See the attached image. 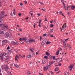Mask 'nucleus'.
<instances>
[{"label": "nucleus", "instance_id": "5", "mask_svg": "<svg viewBox=\"0 0 75 75\" xmlns=\"http://www.w3.org/2000/svg\"><path fill=\"white\" fill-rule=\"evenodd\" d=\"M47 41V39H45L43 40L42 41V43L41 44V45L42 46L44 44H45V43H46V41Z\"/></svg>", "mask_w": 75, "mask_h": 75}, {"label": "nucleus", "instance_id": "6", "mask_svg": "<svg viewBox=\"0 0 75 75\" xmlns=\"http://www.w3.org/2000/svg\"><path fill=\"white\" fill-rule=\"evenodd\" d=\"M2 27H4L5 28V29H7H7H8V26L6 24H3V25L2 26Z\"/></svg>", "mask_w": 75, "mask_h": 75}, {"label": "nucleus", "instance_id": "16", "mask_svg": "<svg viewBox=\"0 0 75 75\" xmlns=\"http://www.w3.org/2000/svg\"><path fill=\"white\" fill-rule=\"evenodd\" d=\"M75 8V6H72L71 7V10H74Z\"/></svg>", "mask_w": 75, "mask_h": 75}, {"label": "nucleus", "instance_id": "23", "mask_svg": "<svg viewBox=\"0 0 75 75\" xmlns=\"http://www.w3.org/2000/svg\"><path fill=\"white\" fill-rule=\"evenodd\" d=\"M59 70V68H58V67H56L54 71H58Z\"/></svg>", "mask_w": 75, "mask_h": 75}, {"label": "nucleus", "instance_id": "42", "mask_svg": "<svg viewBox=\"0 0 75 75\" xmlns=\"http://www.w3.org/2000/svg\"><path fill=\"white\" fill-rule=\"evenodd\" d=\"M52 57H53V60H55V57L54 56H53Z\"/></svg>", "mask_w": 75, "mask_h": 75}, {"label": "nucleus", "instance_id": "20", "mask_svg": "<svg viewBox=\"0 0 75 75\" xmlns=\"http://www.w3.org/2000/svg\"><path fill=\"white\" fill-rule=\"evenodd\" d=\"M54 62H55V61H54V62L53 61H52L51 62H50V65H52V64H54Z\"/></svg>", "mask_w": 75, "mask_h": 75}, {"label": "nucleus", "instance_id": "22", "mask_svg": "<svg viewBox=\"0 0 75 75\" xmlns=\"http://www.w3.org/2000/svg\"><path fill=\"white\" fill-rule=\"evenodd\" d=\"M63 44H64V47H66V43L64 42V41H63Z\"/></svg>", "mask_w": 75, "mask_h": 75}, {"label": "nucleus", "instance_id": "63", "mask_svg": "<svg viewBox=\"0 0 75 75\" xmlns=\"http://www.w3.org/2000/svg\"><path fill=\"white\" fill-rule=\"evenodd\" d=\"M1 6V2H0V7Z\"/></svg>", "mask_w": 75, "mask_h": 75}, {"label": "nucleus", "instance_id": "36", "mask_svg": "<svg viewBox=\"0 0 75 75\" xmlns=\"http://www.w3.org/2000/svg\"><path fill=\"white\" fill-rule=\"evenodd\" d=\"M26 39V38H22L23 40H24L25 41Z\"/></svg>", "mask_w": 75, "mask_h": 75}, {"label": "nucleus", "instance_id": "28", "mask_svg": "<svg viewBox=\"0 0 75 75\" xmlns=\"http://www.w3.org/2000/svg\"><path fill=\"white\" fill-rule=\"evenodd\" d=\"M46 55H47L48 56H49L50 55V54L48 53V52H46Z\"/></svg>", "mask_w": 75, "mask_h": 75}, {"label": "nucleus", "instance_id": "57", "mask_svg": "<svg viewBox=\"0 0 75 75\" xmlns=\"http://www.w3.org/2000/svg\"><path fill=\"white\" fill-rule=\"evenodd\" d=\"M37 15H38L39 16H41V14H40L39 13H38Z\"/></svg>", "mask_w": 75, "mask_h": 75}, {"label": "nucleus", "instance_id": "60", "mask_svg": "<svg viewBox=\"0 0 75 75\" xmlns=\"http://www.w3.org/2000/svg\"><path fill=\"white\" fill-rule=\"evenodd\" d=\"M17 27H18V28H20V26H19V25H17Z\"/></svg>", "mask_w": 75, "mask_h": 75}, {"label": "nucleus", "instance_id": "17", "mask_svg": "<svg viewBox=\"0 0 75 75\" xmlns=\"http://www.w3.org/2000/svg\"><path fill=\"white\" fill-rule=\"evenodd\" d=\"M0 34H4V32L1 30H0Z\"/></svg>", "mask_w": 75, "mask_h": 75}, {"label": "nucleus", "instance_id": "43", "mask_svg": "<svg viewBox=\"0 0 75 75\" xmlns=\"http://www.w3.org/2000/svg\"><path fill=\"white\" fill-rule=\"evenodd\" d=\"M50 44V42L48 41H47V42H46V44L47 45H48Z\"/></svg>", "mask_w": 75, "mask_h": 75}, {"label": "nucleus", "instance_id": "38", "mask_svg": "<svg viewBox=\"0 0 75 75\" xmlns=\"http://www.w3.org/2000/svg\"><path fill=\"white\" fill-rule=\"evenodd\" d=\"M69 74V73H68V72L66 73H65L64 74L65 75H68Z\"/></svg>", "mask_w": 75, "mask_h": 75}, {"label": "nucleus", "instance_id": "9", "mask_svg": "<svg viewBox=\"0 0 75 75\" xmlns=\"http://www.w3.org/2000/svg\"><path fill=\"white\" fill-rule=\"evenodd\" d=\"M61 0L62 2V3L63 4V7H64L65 9L66 10H67L66 8V7L65 6V4L64 3V2L62 1V0Z\"/></svg>", "mask_w": 75, "mask_h": 75}, {"label": "nucleus", "instance_id": "44", "mask_svg": "<svg viewBox=\"0 0 75 75\" xmlns=\"http://www.w3.org/2000/svg\"><path fill=\"white\" fill-rule=\"evenodd\" d=\"M3 24H0V27H3Z\"/></svg>", "mask_w": 75, "mask_h": 75}, {"label": "nucleus", "instance_id": "41", "mask_svg": "<svg viewBox=\"0 0 75 75\" xmlns=\"http://www.w3.org/2000/svg\"><path fill=\"white\" fill-rule=\"evenodd\" d=\"M68 47L69 48H71V45H69V46Z\"/></svg>", "mask_w": 75, "mask_h": 75}, {"label": "nucleus", "instance_id": "40", "mask_svg": "<svg viewBox=\"0 0 75 75\" xmlns=\"http://www.w3.org/2000/svg\"><path fill=\"white\" fill-rule=\"evenodd\" d=\"M46 69H47V68H46V67H45L44 69V71H46Z\"/></svg>", "mask_w": 75, "mask_h": 75}, {"label": "nucleus", "instance_id": "64", "mask_svg": "<svg viewBox=\"0 0 75 75\" xmlns=\"http://www.w3.org/2000/svg\"><path fill=\"white\" fill-rule=\"evenodd\" d=\"M39 75H43V74H41V73H39Z\"/></svg>", "mask_w": 75, "mask_h": 75}, {"label": "nucleus", "instance_id": "34", "mask_svg": "<svg viewBox=\"0 0 75 75\" xmlns=\"http://www.w3.org/2000/svg\"><path fill=\"white\" fill-rule=\"evenodd\" d=\"M3 21V19L1 18H0V23H1Z\"/></svg>", "mask_w": 75, "mask_h": 75}, {"label": "nucleus", "instance_id": "29", "mask_svg": "<svg viewBox=\"0 0 75 75\" xmlns=\"http://www.w3.org/2000/svg\"><path fill=\"white\" fill-rule=\"evenodd\" d=\"M5 62H7L8 61V58H6V59L5 60Z\"/></svg>", "mask_w": 75, "mask_h": 75}, {"label": "nucleus", "instance_id": "27", "mask_svg": "<svg viewBox=\"0 0 75 75\" xmlns=\"http://www.w3.org/2000/svg\"><path fill=\"white\" fill-rule=\"evenodd\" d=\"M62 27V28L61 31H62V30H64V28H65V27H64V25Z\"/></svg>", "mask_w": 75, "mask_h": 75}, {"label": "nucleus", "instance_id": "48", "mask_svg": "<svg viewBox=\"0 0 75 75\" xmlns=\"http://www.w3.org/2000/svg\"><path fill=\"white\" fill-rule=\"evenodd\" d=\"M41 39H42V38L41 37V36H40V41H41Z\"/></svg>", "mask_w": 75, "mask_h": 75}, {"label": "nucleus", "instance_id": "24", "mask_svg": "<svg viewBox=\"0 0 75 75\" xmlns=\"http://www.w3.org/2000/svg\"><path fill=\"white\" fill-rule=\"evenodd\" d=\"M29 51H31L32 52H34V49H29Z\"/></svg>", "mask_w": 75, "mask_h": 75}, {"label": "nucleus", "instance_id": "55", "mask_svg": "<svg viewBox=\"0 0 75 75\" xmlns=\"http://www.w3.org/2000/svg\"><path fill=\"white\" fill-rule=\"evenodd\" d=\"M41 10H43V11H45V10L44 9H43V8L41 9Z\"/></svg>", "mask_w": 75, "mask_h": 75}, {"label": "nucleus", "instance_id": "54", "mask_svg": "<svg viewBox=\"0 0 75 75\" xmlns=\"http://www.w3.org/2000/svg\"><path fill=\"white\" fill-rule=\"evenodd\" d=\"M23 2H24L25 3V4H27V2L25 1H23Z\"/></svg>", "mask_w": 75, "mask_h": 75}, {"label": "nucleus", "instance_id": "12", "mask_svg": "<svg viewBox=\"0 0 75 75\" xmlns=\"http://www.w3.org/2000/svg\"><path fill=\"white\" fill-rule=\"evenodd\" d=\"M50 32L51 34V33H53V32H54V29H50Z\"/></svg>", "mask_w": 75, "mask_h": 75}, {"label": "nucleus", "instance_id": "14", "mask_svg": "<svg viewBox=\"0 0 75 75\" xmlns=\"http://www.w3.org/2000/svg\"><path fill=\"white\" fill-rule=\"evenodd\" d=\"M29 42H35V41L33 40H30L29 41Z\"/></svg>", "mask_w": 75, "mask_h": 75}, {"label": "nucleus", "instance_id": "37", "mask_svg": "<svg viewBox=\"0 0 75 75\" xmlns=\"http://www.w3.org/2000/svg\"><path fill=\"white\" fill-rule=\"evenodd\" d=\"M30 74H31V72H30V71H28V72H27V74L28 75H29Z\"/></svg>", "mask_w": 75, "mask_h": 75}, {"label": "nucleus", "instance_id": "2", "mask_svg": "<svg viewBox=\"0 0 75 75\" xmlns=\"http://www.w3.org/2000/svg\"><path fill=\"white\" fill-rule=\"evenodd\" d=\"M7 43V40H5L2 41V45H6Z\"/></svg>", "mask_w": 75, "mask_h": 75}, {"label": "nucleus", "instance_id": "62", "mask_svg": "<svg viewBox=\"0 0 75 75\" xmlns=\"http://www.w3.org/2000/svg\"><path fill=\"white\" fill-rule=\"evenodd\" d=\"M20 5H21V6H23V3H20Z\"/></svg>", "mask_w": 75, "mask_h": 75}, {"label": "nucleus", "instance_id": "56", "mask_svg": "<svg viewBox=\"0 0 75 75\" xmlns=\"http://www.w3.org/2000/svg\"><path fill=\"white\" fill-rule=\"evenodd\" d=\"M61 66V63H59V64L58 65V66Z\"/></svg>", "mask_w": 75, "mask_h": 75}, {"label": "nucleus", "instance_id": "52", "mask_svg": "<svg viewBox=\"0 0 75 75\" xmlns=\"http://www.w3.org/2000/svg\"><path fill=\"white\" fill-rule=\"evenodd\" d=\"M21 44H24V42H21Z\"/></svg>", "mask_w": 75, "mask_h": 75}, {"label": "nucleus", "instance_id": "26", "mask_svg": "<svg viewBox=\"0 0 75 75\" xmlns=\"http://www.w3.org/2000/svg\"><path fill=\"white\" fill-rule=\"evenodd\" d=\"M5 57H8V54L7 53H5Z\"/></svg>", "mask_w": 75, "mask_h": 75}, {"label": "nucleus", "instance_id": "32", "mask_svg": "<svg viewBox=\"0 0 75 75\" xmlns=\"http://www.w3.org/2000/svg\"><path fill=\"white\" fill-rule=\"evenodd\" d=\"M50 27H54V25L53 24H51Z\"/></svg>", "mask_w": 75, "mask_h": 75}, {"label": "nucleus", "instance_id": "13", "mask_svg": "<svg viewBox=\"0 0 75 75\" xmlns=\"http://www.w3.org/2000/svg\"><path fill=\"white\" fill-rule=\"evenodd\" d=\"M42 64H45V63H46V61H45V60L44 59H43V60L42 61Z\"/></svg>", "mask_w": 75, "mask_h": 75}, {"label": "nucleus", "instance_id": "58", "mask_svg": "<svg viewBox=\"0 0 75 75\" xmlns=\"http://www.w3.org/2000/svg\"><path fill=\"white\" fill-rule=\"evenodd\" d=\"M50 73H51V74H52V75H53V72H52V71H50Z\"/></svg>", "mask_w": 75, "mask_h": 75}, {"label": "nucleus", "instance_id": "30", "mask_svg": "<svg viewBox=\"0 0 75 75\" xmlns=\"http://www.w3.org/2000/svg\"><path fill=\"white\" fill-rule=\"evenodd\" d=\"M25 42H26V43H27V42H29V41H28V40H27L26 39L25 40Z\"/></svg>", "mask_w": 75, "mask_h": 75}, {"label": "nucleus", "instance_id": "50", "mask_svg": "<svg viewBox=\"0 0 75 75\" xmlns=\"http://www.w3.org/2000/svg\"><path fill=\"white\" fill-rule=\"evenodd\" d=\"M50 37H54V35H51V34Z\"/></svg>", "mask_w": 75, "mask_h": 75}, {"label": "nucleus", "instance_id": "10", "mask_svg": "<svg viewBox=\"0 0 75 75\" xmlns=\"http://www.w3.org/2000/svg\"><path fill=\"white\" fill-rule=\"evenodd\" d=\"M4 57V55L3 54H0V58H1V60H2V61H3V60Z\"/></svg>", "mask_w": 75, "mask_h": 75}, {"label": "nucleus", "instance_id": "3", "mask_svg": "<svg viewBox=\"0 0 75 75\" xmlns=\"http://www.w3.org/2000/svg\"><path fill=\"white\" fill-rule=\"evenodd\" d=\"M4 12L2 11L1 12V14H0V18H4Z\"/></svg>", "mask_w": 75, "mask_h": 75}, {"label": "nucleus", "instance_id": "19", "mask_svg": "<svg viewBox=\"0 0 75 75\" xmlns=\"http://www.w3.org/2000/svg\"><path fill=\"white\" fill-rule=\"evenodd\" d=\"M59 50H58L56 52V55H58L59 54Z\"/></svg>", "mask_w": 75, "mask_h": 75}, {"label": "nucleus", "instance_id": "15", "mask_svg": "<svg viewBox=\"0 0 75 75\" xmlns=\"http://www.w3.org/2000/svg\"><path fill=\"white\" fill-rule=\"evenodd\" d=\"M73 67H74V65H71L69 67V68H70V69H72V68H73Z\"/></svg>", "mask_w": 75, "mask_h": 75}, {"label": "nucleus", "instance_id": "1", "mask_svg": "<svg viewBox=\"0 0 75 75\" xmlns=\"http://www.w3.org/2000/svg\"><path fill=\"white\" fill-rule=\"evenodd\" d=\"M1 68L2 69H4L7 73H9L10 72V71H8V69L9 68L8 66L5 64L4 65H3L1 67Z\"/></svg>", "mask_w": 75, "mask_h": 75}, {"label": "nucleus", "instance_id": "21", "mask_svg": "<svg viewBox=\"0 0 75 75\" xmlns=\"http://www.w3.org/2000/svg\"><path fill=\"white\" fill-rule=\"evenodd\" d=\"M59 13L60 15H62V16H64V14H63V13H62V12L61 11Z\"/></svg>", "mask_w": 75, "mask_h": 75}, {"label": "nucleus", "instance_id": "25", "mask_svg": "<svg viewBox=\"0 0 75 75\" xmlns=\"http://www.w3.org/2000/svg\"><path fill=\"white\" fill-rule=\"evenodd\" d=\"M8 52H9V53H10V54H11V52H12V51L10 50H9L8 51Z\"/></svg>", "mask_w": 75, "mask_h": 75}, {"label": "nucleus", "instance_id": "7", "mask_svg": "<svg viewBox=\"0 0 75 75\" xmlns=\"http://www.w3.org/2000/svg\"><path fill=\"white\" fill-rule=\"evenodd\" d=\"M17 57L19 59L20 57L19 56H18V55H16L15 57V61H17V62H18V60L17 59Z\"/></svg>", "mask_w": 75, "mask_h": 75}, {"label": "nucleus", "instance_id": "49", "mask_svg": "<svg viewBox=\"0 0 75 75\" xmlns=\"http://www.w3.org/2000/svg\"><path fill=\"white\" fill-rule=\"evenodd\" d=\"M2 29L3 30H5V29H6V28H5V27H4L2 28Z\"/></svg>", "mask_w": 75, "mask_h": 75}, {"label": "nucleus", "instance_id": "61", "mask_svg": "<svg viewBox=\"0 0 75 75\" xmlns=\"http://www.w3.org/2000/svg\"><path fill=\"white\" fill-rule=\"evenodd\" d=\"M40 4H43V5H44V4L42 3V2H40Z\"/></svg>", "mask_w": 75, "mask_h": 75}, {"label": "nucleus", "instance_id": "53", "mask_svg": "<svg viewBox=\"0 0 75 75\" xmlns=\"http://www.w3.org/2000/svg\"><path fill=\"white\" fill-rule=\"evenodd\" d=\"M35 25H36V24L35 23V25H34V28H35Z\"/></svg>", "mask_w": 75, "mask_h": 75}, {"label": "nucleus", "instance_id": "4", "mask_svg": "<svg viewBox=\"0 0 75 75\" xmlns=\"http://www.w3.org/2000/svg\"><path fill=\"white\" fill-rule=\"evenodd\" d=\"M11 43L13 45H17L19 44V43L18 42H15L14 41H12Z\"/></svg>", "mask_w": 75, "mask_h": 75}, {"label": "nucleus", "instance_id": "39", "mask_svg": "<svg viewBox=\"0 0 75 75\" xmlns=\"http://www.w3.org/2000/svg\"><path fill=\"white\" fill-rule=\"evenodd\" d=\"M50 59H52V57L51 56H50Z\"/></svg>", "mask_w": 75, "mask_h": 75}, {"label": "nucleus", "instance_id": "59", "mask_svg": "<svg viewBox=\"0 0 75 75\" xmlns=\"http://www.w3.org/2000/svg\"><path fill=\"white\" fill-rule=\"evenodd\" d=\"M19 40H20V41H21H21H23V39H22L21 38H20Z\"/></svg>", "mask_w": 75, "mask_h": 75}, {"label": "nucleus", "instance_id": "31", "mask_svg": "<svg viewBox=\"0 0 75 75\" xmlns=\"http://www.w3.org/2000/svg\"><path fill=\"white\" fill-rule=\"evenodd\" d=\"M27 57H28V58H31V55H28Z\"/></svg>", "mask_w": 75, "mask_h": 75}, {"label": "nucleus", "instance_id": "11", "mask_svg": "<svg viewBox=\"0 0 75 75\" xmlns=\"http://www.w3.org/2000/svg\"><path fill=\"white\" fill-rule=\"evenodd\" d=\"M9 33H6L5 34V36L6 38H7V37H8L9 36Z\"/></svg>", "mask_w": 75, "mask_h": 75}, {"label": "nucleus", "instance_id": "47", "mask_svg": "<svg viewBox=\"0 0 75 75\" xmlns=\"http://www.w3.org/2000/svg\"><path fill=\"white\" fill-rule=\"evenodd\" d=\"M9 49H10V47H9V46H8L7 48V50H9Z\"/></svg>", "mask_w": 75, "mask_h": 75}, {"label": "nucleus", "instance_id": "18", "mask_svg": "<svg viewBox=\"0 0 75 75\" xmlns=\"http://www.w3.org/2000/svg\"><path fill=\"white\" fill-rule=\"evenodd\" d=\"M14 65L16 68H18V67H19V66L17 64H14Z\"/></svg>", "mask_w": 75, "mask_h": 75}, {"label": "nucleus", "instance_id": "8", "mask_svg": "<svg viewBox=\"0 0 75 75\" xmlns=\"http://www.w3.org/2000/svg\"><path fill=\"white\" fill-rule=\"evenodd\" d=\"M56 60L57 62H59L60 61H62V58H59L58 59H57Z\"/></svg>", "mask_w": 75, "mask_h": 75}, {"label": "nucleus", "instance_id": "33", "mask_svg": "<svg viewBox=\"0 0 75 75\" xmlns=\"http://www.w3.org/2000/svg\"><path fill=\"white\" fill-rule=\"evenodd\" d=\"M44 58H46V59H48V56H45L44 58Z\"/></svg>", "mask_w": 75, "mask_h": 75}, {"label": "nucleus", "instance_id": "51", "mask_svg": "<svg viewBox=\"0 0 75 75\" xmlns=\"http://www.w3.org/2000/svg\"><path fill=\"white\" fill-rule=\"evenodd\" d=\"M46 36V34H43V37H45Z\"/></svg>", "mask_w": 75, "mask_h": 75}, {"label": "nucleus", "instance_id": "45", "mask_svg": "<svg viewBox=\"0 0 75 75\" xmlns=\"http://www.w3.org/2000/svg\"><path fill=\"white\" fill-rule=\"evenodd\" d=\"M18 30L19 31H22V30L21 29H18Z\"/></svg>", "mask_w": 75, "mask_h": 75}, {"label": "nucleus", "instance_id": "46", "mask_svg": "<svg viewBox=\"0 0 75 75\" xmlns=\"http://www.w3.org/2000/svg\"><path fill=\"white\" fill-rule=\"evenodd\" d=\"M19 16H21V13H19L18 14Z\"/></svg>", "mask_w": 75, "mask_h": 75}, {"label": "nucleus", "instance_id": "35", "mask_svg": "<svg viewBox=\"0 0 75 75\" xmlns=\"http://www.w3.org/2000/svg\"><path fill=\"white\" fill-rule=\"evenodd\" d=\"M8 37L9 38H12V35H9V36Z\"/></svg>", "mask_w": 75, "mask_h": 75}]
</instances>
